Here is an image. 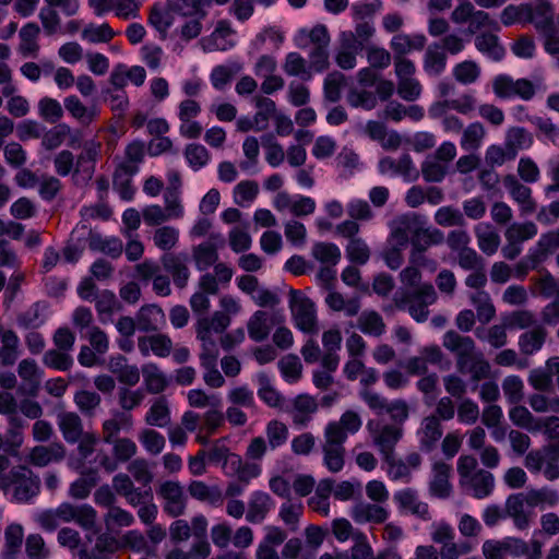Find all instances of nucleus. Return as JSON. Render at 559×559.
Here are the masks:
<instances>
[{"label":"nucleus","mask_w":559,"mask_h":559,"mask_svg":"<svg viewBox=\"0 0 559 559\" xmlns=\"http://www.w3.org/2000/svg\"><path fill=\"white\" fill-rule=\"evenodd\" d=\"M362 426L359 414L348 409L338 420L330 421L324 428L322 443L323 463L331 473H338L345 465V447L348 435L357 433Z\"/></svg>","instance_id":"obj_1"},{"label":"nucleus","mask_w":559,"mask_h":559,"mask_svg":"<svg viewBox=\"0 0 559 559\" xmlns=\"http://www.w3.org/2000/svg\"><path fill=\"white\" fill-rule=\"evenodd\" d=\"M97 513L88 504L75 506L62 502L57 508L39 512L35 521L46 532L56 531L61 523L75 522L84 530H93L96 525Z\"/></svg>","instance_id":"obj_2"},{"label":"nucleus","mask_w":559,"mask_h":559,"mask_svg":"<svg viewBox=\"0 0 559 559\" xmlns=\"http://www.w3.org/2000/svg\"><path fill=\"white\" fill-rule=\"evenodd\" d=\"M460 487L476 499L488 497L495 487L493 475L478 467L477 459L472 454H463L456 464Z\"/></svg>","instance_id":"obj_3"},{"label":"nucleus","mask_w":559,"mask_h":559,"mask_svg":"<svg viewBox=\"0 0 559 559\" xmlns=\"http://www.w3.org/2000/svg\"><path fill=\"white\" fill-rule=\"evenodd\" d=\"M438 294L431 283H423L417 288L395 296L393 301L397 309L407 308L409 316L417 322H425L429 317L428 307L436 304Z\"/></svg>","instance_id":"obj_4"},{"label":"nucleus","mask_w":559,"mask_h":559,"mask_svg":"<svg viewBox=\"0 0 559 559\" xmlns=\"http://www.w3.org/2000/svg\"><path fill=\"white\" fill-rule=\"evenodd\" d=\"M12 497L20 503H26L40 492V478L27 465H16L9 471Z\"/></svg>","instance_id":"obj_5"},{"label":"nucleus","mask_w":559,"mask_h":559,"mask_svg":"<svg viewBox=\"0 0 559 559\" xmlns=\"http://www.w3.org/2000/svg\"><path fill=\"white\" fill-rule=\"evenodd\" d=\"M289 308L295 326L304 333L317 334L319 331L314 302L298 290L289 292Z\"/></svg>","instance_id":"obj_6"},{"label":"nucleus","mask_w":559,"mask_h":559,"mask_svg":"<svg viewBox=\"0 0 559 559\" xmlns=\"http://www.w3.org/2000/svg\"><path fill=\"white\" fill-rule=\"evenodd\" d=\"M444 241V235L437 228L426 227V222L416 233L415 237L411 238L412 250L409 252V263L417 265H431L436 269V262L428 259L425 252L431 246L441 245Z\"/></svg>","instance_id":"obj_7"},{"label":"nucleus","mask_w":559,"mask_h":559,"mask_svg":"<svg viewBox=\"0 0 559 559\" xmlns=\"http://www.w3.org/2000/svg\"><path fill=\"white\" fill-rule=\"evenodd\" d=\"M492 91L498 98L508 99L519 97L528 102L536 95V88L527 79H516L506 74H499L492 80Z\"/></svg>","instance_id":"obj_8"},{"label":"nucleus","mask_w":559,"mask_h":559,"mask_svg":"<svg viewBox=\"0 0 559 559\" xmlns=\"http://www.w3.org/2000/svg\"><path fill=\"white\" fill-rule=\"evenodd\" d=\"M442 345L455 355V367L459 372L466 373L468 358L476 354V344L471 336L462 335L454 330L444 333Z\"/></svg>","instance_id":"obj_9"},{"label":"nucleus","mask_w":559,"mask_h":559,"mask_svg":"<svg viewBox=\"0 0 559 559\" xmlns=\"http://www.w3.org/2000/svg\"><path fill=\"white\" fill-rule=\"evenodd\" d=\"M157 496L163 500L164 512L171 518H179L187 510V497L179 481L165 480L156 488Z\"/></svg>","instance_id":"obj_10"},{"label":"nucleus","mask_w":559,"mask_h":559,"mask_svg":"<svg viewBox=\"0 0 559 559\" xmlns=\"http://www.w3.org/2000/svg\"><path fill=\"white\" fill-rule=\"evenodd\" d=\"M425 223V218L417 213H408L397 216L392 221L390 228V240L401 246L411 242L418 229Z\"/></svg>","instance_id":"obj_11"},{"label":"nucleus","mask_w":559,"mask_h":559,"mask_svg":"<svg viewBox=\"0 0 559 559\" xmlns=\"http://www.w3.org/2000/svg\"><path fill=\"white\" fill-rule=\"evenodd\" d=\"M283 321L284 316L280 311L257 310L247 323L249 337L254 342H263L269 337L273 325Z\"/></svg>","instance_id":"obj_12"},{"label":"nucleus","mask_w":559,"mask_h":559,"mask_svg":"<svg viewBox=\"0 0 559 559\" xmlns=\"http://www.w3.org/2000/svg\"><path fill=\"white\" fill-rule=\"evenodd\" d=\"M502 182L512 200L519 205L522 215H531L536 211L537 203L530 187L512 174L503 176Z\"/></svg>","instance_id":"obj_13"},{"label":"nucleus","mask_w":559,"mask_h":559,"mask_svg":"<svg viewBox=\"0 0 559 559\" xmlns=\"http://www.w3.org/2000/svg\"><path fill=\"white\" fill-rule=\"evenodd\" d=\"M67 449L61 442H51L47 445L33 447L27 455L26 462L34 467H46L53 463H59L66 459Z\"/></svg>","instance_id":"obj_14"},{"label":"nucleus","mask_w":559,"mask_h":559,"mask_svg":"<svg viewBox=\"0 0 559 559\" xmlns=\"http://www.w3.org/2000/svg\"><path fill=\"white\" fill-rule=\"evenodd\" d=\"M17 374L22 380L19 391L23 395L35 397L40 389L43 370L33 358H24L17 365Z\"/></svg>","instance_id":"obj_15"},{"label":"nucleus","mask_w":559,"mask_h":559,"mask_svg":"<svg viewBox=\"0 0 559 559\" xmlns=\"http://www.w3.org/2000/svg\"><path fill=\"white\" fill-rule=\"evenodd\" d=\"M164 270L171 276L179 289L187 287L190 280V269L187 254L166 253L160 258Z\"/></svg>","instance_id":"obj_16"},{"label":"nucleus","mask_w":559,"mask_h":559,"mask_svg":"<svg viewBox=\"0 0 559 559\" xmlns=\"http://www.w3.org/2000/svg\"><path fill=\"white\" fill-rule=\"evenodd\" d=\"M404 433L403 427L385 424L379 429L371 431L372 441L379 449L382 459L395 454L394 450Z\"/></svg>","instance_id":"obj_17"},{"label":"nucleus","mask_w":559,"mask_h":559,"mask_svg":"<svg viewBox=\"0 0 559 559\" xmlns=\"http://www.w3.org/2000/svg\"><path fill=\"white\" fill-rule=\"evenodd\" d=\"M451 465L439 460L432 463L431 466V480L429 483V492L431 496L445 499L452 492V485L450 483Z\"/></svg>","instance_id":"obj_18"},{"label":"nucleus","mask_w":559,"mask_h":559,"mask_svg":"<svg viewBox=\"0 0 559 559\" xmlns=\"http://www.w3.org/2000/svg\"><path fill=\"white\" fill-rule=\"evenodd\" d=\"M419 449L423 452H432L443 435V427L437 416H426L423 418L418 429Z\"/></svg>","instance_id":"obj_19"},{"label":"nucleus","mask_w":559,"mask_h":559,"mask_svg":"<svg viewBox=\"0 0 559 559\" xmlns=\"http://www.w3.org/2000/svg\"><path fill=\"white\" fill-rule=\"evenodd\" d=\"M524 493L511 495L508 497L504 506L506 515L511 518L518 530L524 531L530 527L534 512L526 510Z\"/></svg>","instance_id":"obj_20"},{"label":"nucleus","mask_w":559,"mask_h":559,"mask_svg":"<svg viewBox=\"0 0 559 559\" xmlns=\"http://www.w3.org/2000/svg\"><path fill=\"white\" fill-rule=\"evenodd\" d=\"M100 146V143L95 141L84 143L75 162L74 178L82 176L83 180H90L93 177Z\"/></svg>","instance_id":"obj_21"},{"label":"nucleus","mask_w":559,"mask_h":559,"mask_svg":"<svg viewBox=\"0 0 559 559\" xmlns=\"http://www.w3.org/2000/svg\"><path fill=\"white\" fill-rule=\"evenodd\" d=\"M352 518L356 523L382 524L386 521L389 512L379 503H369L360 501L352 509Z\"/></svg>","instance_id":"obj_22"},{"label":"nucleus","mask_w":559,"mask_h":559,"mask_svg":"<svg viewBox=\"0 0 559 559\" xmlns=\"http://www.w3.org/2000/svg\"><path fill=\"white\" fill-rule=\"evenodd\" d=\"M524 10L526 21L533 23L540 33L549 32L555 27L554 11L548 1L542 0L534 9L525 5Z\"/></svg>","instance_id":"obj_23"},{"label":"nucleus","mask_w":559,"mask_h":559,"mask_svg":"<svg viewBox=\"0 0 559 559\" xmlns=\"http://www.w3.org/2000/svg\"><path fill=\"white\" fill-rule=\"evenodd\" d=\"M426 37L423 34H395L390 41L393 57H405L414 50H423L426 46Z\"/></svg>","instance_id":"obj_24"},{"label":"nucleus","mask_w":559,"mask_h":559,"mask_svg":"<svg viewBox=\"0 0 559 559\" xmlns=\"http://www.w3.org/2000/svg\"><path fill=\"white\" fill-rule=\"evenodd\" d=\"M138 329L142 332H156L165 323V314L156 305H145L135 314Z\"/></svg>","instance_id":"obj_25"},{"label":"nucleus","mask_w":559,"mask_h":559,"mask_svg":"<svg viewBox=\"0 0 559 559\" xmlns=\"http://www.w3.org/2000/svg\"><path fill=\"white\" fill-rule=\"evenodd\" d=\"M548 332L543 324H537L519 336L518 345L520 352L531 356L540 350L546 342Z\"/></svg>","instance_id":"obj_26"},{"label":"nucleus","mask_w":559,"mask_h":559,"mask_svg":"<svg viewBox=\"0 0 559 559\" xmlns=\"http://www.w3.org/2000/svg\"><path fill=\"white\" fill-rule=\"evenodd\" d=\"M475 236L479 250L486 255L495 254L500 246L499 233L488 223H480L475 226Z\"/></svg>","instance_id":"obj_27"},{"label":"nucleus","mask_w":559,"mask_h":559,"mask_svg":"<svg viewBox=\"0 0 559 559\" xmlns=\"http://www.w3.org/2000/svg\"><path fill=\"white\" fill-rule=\"evenodd\" d=\"M317 411L318 403L316 399L307 394H300L293 401V423L297 426H307Z\"/></svg>","instance_id":"obj_28"},{"label":"nucleus","mask_w":559,"mask_h":559,"mask_svg":"<svg viewBox=\"0 0 559 559\" xmlns=\"http://www.w3.org/2000/svg\"><path fill=\"white\" fill-rule=\"evenodd\" d=\"M64 108L71 115V117L85 126H88L95 121L99 115V110L96 105L86 106L75 95H71L64 98Z\"/></svg>","instance_id":"obj_29"},{"label":"nucleus","mask_w":559,"mask_h":559,"mask_svg":"<svg viewBox=\"0 0 559 559\" xmlns=\"http://www.w3.org/2000/svg\"><path fill=\"white\" fill-rule=\"evenodd\" d=\"M58 427L63 439L68 443H75L81 439L83 431V421L81 417L73 412L61 413L58 415Z\"/></svg>","instance_id":"obj_30"},{"label":"nucleus","mask_w":559,"mask_h":559,"mask_svg":"<svg viewBox=\"0 0 559 559\" xmlns=\"http://www.w3.org/2000/svg\"><path fill=\"white\" fill-rule=\"evenodd\" d=\"M379 169L381 173L393 171L407 179H416L418 177V173L408 154H403L397 160L389 156L383 157L379 162Z\"/></svg>","instance_id":"obj_31"},{"label":"nucleus","mask_w":559,"mask_h":559,"mask_svg":"<svg viewBox=\"0 0 559 559\" xmlns=\"http://www.w3.org/2000/svg\"><path fill=\"white\" fill-rule=\"evenodd\" d=\"M39 34V26L33 22L27 23L20 29L19 51L23 57L36 58L38 56L39 44L37 39Z\"/></svg>","instance_id":"obj_32"},{"label":"nucleus","mask_w":559,"mask_h":559,"mask_svg":"<svg viewBox=\"0 0 559 559\" xmlns=\"http://www.w3.org/2000/svg\"><path fill=\"white\" fill-rule=\"evenodd\" d=\"M394 500L397 502L401 509L408 510L420 519H428L429 507L427 503L418 500L415 490L411 488L400 490L394 495Z\"/></svg>","instance_id":"obj_33"},{"label":"nucleus","mask_w":559,"mask_h":559,"mask_svg":"<svg viewBox=\"0 0 559 559\" xmlns=\"http://www.w3.org/2000/svg\"><path fill=\"white\" fill-rule=\"evenodd\" d=\"M273 506L272 498L262 491L254 492L248 503V512L246 519L250 523L262 522Z\"/></svg>","instance_id":"obj_34"},{"label":"nucleus","mask_w":559,"mask_h":559,"mask_svg":"<svg viewBox=\"0 0 559 559\" xmlns=\"http://www.w3.org/2000/svg\"><path fill=\"white\" fill-rule=\"evenodd\" d=\"M141 372L144 379V385L148 393L159 394L168 385L166 374L160 368L153 362H148L142 366Z\"/></svg>","instance_id":"obj_35"},{"label":"nucleus","mask_w":559,"mask_h":559,"mask_svg":"<svg viewBox=\"0 0 559 559\" xmlns=\"http://www.w3.org/2000/svg\"><path fill=\"white\" fill-rule=\"evenodd\" d=\"M448 62V56L445 51L442 50L441 46L438 43H433L428 46L424 56V70L429 75H440Z\"/></svg>","instance_id":"obj_36"},{"label":"nucleus","mask_w":559,"mask_h":559,"mask_svg":"<svg viewBox=\"0 0 559 559\" xmlns=\"http://www.w3.org/2000/svg\"><path fill=\"white\" fill-rule=\"evenodd\" d=\"M24 538V530L21 524H10L4 532V548L2 559H17Z\"/></svg>","instance_id":"obj_37"},{"label":"nucleus","mask_w":559,"mask_h":559,"mask_svg":"<svg viewBox=\"0 0 559 559\" xmlns=\"http://www.w3.org/2000/svg\"><path fill=\"white\" fill-rule=\"evenodd\" d=\"M145 146L141 141H133L124 150V159L117 168L123 170L127 175H134L139 170V165L143 162Z\"/></svg>","instance_id":"obj_38"},{"label":"nucleus","mask_w":559,"mask_h":559,"mask_svg":"<svg viewBox=\"0 0 559 559\" xmlns=\"http://www.w3.org/2000/svg\"><path fill=\"white\" fill-rule=\"evenodd\" d=\"M311 255L320 265L336 266L341 261L342 252L333 242L319 241L313 243Z\"/></svg>","instance_id":"obj_39"},{"label":"nucleus","mask_w":559,"mask_h":559,"mask_svg":"<svg viewBox=\"0 0 559 559\" xmlns=\"http://www.w3.org/2000/svg\"><path fill=\"white\" fill-rule=\"evenodd\" d=\"M357 326L364 334L374 337L381 336L386 329L383 318L374 310L362 311L357 319Z\"/></svg>","instance_id":"obj_40"},{"label":"nucleus","mask_w":559,"mask_h":559,"mask_svg":"<svg viewBox=\"0 0 559 559\" xmlns=\"http://www.w3.org/2000/svg\"><path fill=\"white\" fill-rule=\"evenodd\" d=\"M190 496L197 500L221 506L223 503V492L217 486H207L200 480H193L188 486Z\"/></svg>","instance_id":"obj_41"},{"label":"nucleus","mask_w":559,"mask_h":559,"mask_svg":"<svg viewBox=\"0 0 559 559\" xmlns=\"http://www.w3.org/2000/svg\"><path fill=\"white\" fill-rule=\"evenodd\" d=\"M192 259L199 271H205L213 266L218 260L217 247L215 243L205 241L192 248Z\"/></svg>","instance_id":"obj_42"},{"label":"nucleus","mask_w":559,"mask_h":559,"mask_svg":"<svg viewBox=\"0 0 559 559\" xmlns=\"http://www.w3.org/2000/svg\"><path fill=\"white\" fill-rule=\"evenodd\" d=\"M486 135L487 130L481 122H472L464 128L460 145L465 151H477L483 145Z\"/></svg>","instance_id":"obj_43"},{"label":"nucleus","mask_w":559,"mask_h":559,"mask_svg":"<svg viewBox=\"0 0 559 559\" xmlns=\"http://www.w3.org/2000/svg\"><path fill=\"white\" fill-rule=\"evenodd\" d=\"M532 138L524 128L512 127L506 133L503 147L514 159L519 151L530 146Z\"/></svg>","instance_id":"obj_44"},{"label":"nucleus","mask_w":559,"mask_h":559,"mask_svg":"<svg viewBox=\"0 0 559 559\" xmlns=\"http://www.w3.org/2000/svg\"><path fill=\"white\" fill-rule=\"evenodd\" d=\"M539 431H543L546 438L551 441L545 445V452L559 455V417L556 415L545 418L539 417Z\"/></svg>","instance_id":"obj_45"},{"label":"nucleus","mask_w":559,"mask_h":559,"mask_svg":"<svg viewBox=\"0 0 559 559\" xmlns=\"http://www.w3.org/2000/svg\"><path fill=\"white\" fill-rule=\"evenodd\" d=\"M325 302L333 311H344L348 317L357 316L360 310V299L358 297L346 300L341 293L334 289L329 290Z\"/></svg>","instance_id":"obj_46"},{"label":"nucleus","mask_w":559,"mask_h":559,"mask_svg":"<svg viewBox=\"0 0 559 559\" xmlns=\"http://www.w3.org/2000/svg\"><path fill=\"white\" fill-rule=\"evenodd\" d=\"M170 421V408L165 396L154 401L145 415V423L152 427H165Z\"/></svg>","instance_id":"obj_47"},{"label":"nucleus","mask_w":559,"mask_h":559,"mask_svg":"<svg viewBox=\"0 0 559 559\" xmlns=\"http://www.w3.org/2000/svg\"><path fill=\"white\" fill-rule=\"evenodd\" d=\"M131 425V417L124 413H118L115 417L106 419L102 425L103 441L110 444L119 439L118 435L122 428H129Z\"/></svg>","instance_id":"obj_48"},{"label":"nucleus","mask_w":559,"mask_h":559,"mask_svg":"<svg viewBox=\"0 0 559 559\" xmlns=\"http://www.w3.org/2000/svg\"><path fill=\"white\" fill-rule=\"evenodd\" d=\"M526 506L530 508H537L543 506L555 507L559 502V495L556 490L542 487L533 488L524 493Z\"/></svg>","instance_id":"obj_49"},{"label":"nucleus","mask_w":559,"mask_h":559,"mask_svg":"<svg viewBox=\"0 0 559 559\" xmlns=\"http://www.w3.org/2000/svg\"><path fill=\"white\" fill-rule=\"evenodd\" d=\"M469 300L476 309V314L479 322L486 324L496 317V308L489 294L485 290H479L475 294H472Z\"/></svg>","instance_id":"obj_50"},{"label":"nucleus","mask_w":559,"mask_h":559,"mask_svg":"<svg viewBox=\"0 0 559 559\" xmlns=\"http://www.w3.org/2000/svg\"><path fill=\"white\" fill-rule=\"evenodd\" d=\"M252 100L258 108L254 115L257 130L262 131L267 128L270 118L275 116L276 104L273 99L263 95H255Z\"/></svg>","instance_id":"obj_51"},{"label":"nucleus","mask_w":559,"mask_h":559,"mask_svg":"<svg viewBox=\"0 0 559 559\" xmlns=\"http://www.w3.org/2000/svg\"><path fill=\"white\" fill-rule=\"evenodd\" d=\"M514 405L509 411V417L513 425L530 432H538L539 417L534 416L525 406Z\"/></svg>","instance_id":"obj_52"},{"label":"nucleus","mask_w":559,"mask_h":559,"mask_svg":"<svg viewBox=\"0 0 559 559\" xmlns=\"http://www.w3.org/2000/svg\"><path fill=\"white\" fill-rule=\"evenodd\" d=\"M476 48L495 61H500L504 56V48L500 45L499 38L491 33H483L475 38Z\"/></svg>","instance_id":"obj_53"},{"label":"nucleus","mask_w":559,"mask_h":559,"mask_svg":"<svg viewBox=\"0 0 559 559\" xmlns=\"http://www.w3.org/2000/svg\"><path fill=\"white\" fill-rule=\"evenodd\" d=\"M229 472L237 476L242 485H248L261 474V466L253 462H243L239 455L231 457Z\"/></svg>","instance_id":"obj_54"},{"label":"nucleus","mask_w":559,"mask_h":559,"mask_svg":"<svg viewBox=\"0 0 559 559\" xmlns=\"http://www.w3.org/2000/svg\"><path fill=\"white\" fill-rule=\"evenodd\" d=\"M95 308L100 322L105 323L106 317L121 310L122 306L111 290L105 289L95 296Z\"/></svg>","instance_id":"obj_55"},{"label":"nucleus","mask_w":559,"mask_h":559,"mask_svg":"<svg viewBox=\"0 0 559 559\" xmlns=\"http://www.w3.org/2000/svg\"><path fill=\"white\" fill-rule=\"evenodd\" d=\"M346 102L353 108H361L365 110H372L378 104L377 96L373 92L359 90L357 87L349 88L346 95Z\"/></svg>","instance_id":"obj_56"},{"label":"nucleus","mask_w":559,"mask_h":559,"mask_svg":"<svg viewBox=\"0 0 559 559\" xmlns=\"http://www.w3.org/2000/svg\"><path fill=\"white\" fill-rule=\"evenodd\" d=\"M504 323L510 330H527L538 324L535 313L527 309L510 312L504 317Z\"/></svg>","instance_id":"obj_57"},{"label":"nucleus","mask_w":559,"mask_h":559,"mask_svg":"<svg viewBox=\"0 0 559 559\" xmlns=\"http://www.w3.org/2000/svg\"><path fill=\"white\" fill-rule=\"evenodd\" d=\"M453 78L463 85L475 83L480 76V67L473 60H464L453 68Z\"/></svg>","instance_id":"obj_58"},{"label":"nucleus","mask_w":559,"mask_h":559,"mask_svg":"<svg viewBox=\"0 0 559 559\" xmlns=\"http://www.w3.org/2000/svg\"><path fill=\"white\" fill-rule=\"evenodd\" d=\"M127 471L130 473L133 480L144 487L150 486L154 479V474L151 471V464L144 457H138L131 461L127 466Z\"/></svg>","instance_id":"obj_59"},{"label":"nucleus","mask_w":559,"mask_h":559,"mask_svg":"<svg viewBox=\"0 0 559 559\" xmlns=\"http://www.w3.org/2000/svg\"><path fill=\"white\" fill-rule=\"evenodd\" d=\"M179 240V231L173 226L157 227L153 234V242L156 248L163 251L174 249Z\"/></svg>","instance_id":"obj_60"},{"label":"nucleus","mask_w":559,"mask_h":559,"mask_svg":"<svg viewBox=\"0 0 559 559\" xmlns=\"http://www.w3.org/2000/svg\"><path fill=\"white\" fill-rule=\"evenodd\" d=\"M283 70L289 76H300L304 80L311 79V72L306 59L298 52H289L283 63Z\"/></svg>","instance_id":"obj_61"},{"label":"nucleus","mask_w":559,"mask_h":559,"mask_svg":"<svg viewBox=\"0 0 559 559\" xmlns=\"http://www.w3.org/2000/svg\"><path fill=\"white\" fill-rule=\"evenodd\" d=\"M242 70L240 63H231L229 66H217L211 72V82L216 90H224L228 85L234 75Z\"/></svg>","instance_id":"obj_62"},{"label":"nucleus","mask_w":559,"mask_h":559,"mask_svg":"<svg viewBox=\"0 0 559 559\" xmlns=\"http://www.w3.org/2000/svg\"><path fill=\"white\" fill-rule=\"evenodd\" d=\"M345 252L352 263L359 265L366 264L371 255L369 246L361 237L349 240L345 247Z\"/></svg>","instance_id":"obj_63"},{"label":"nucleus","mask_w":559,"mask_h":559,"mask_svg":"<svg viewBox=\"0 0 559 559\" xmlns=\"http://www.w3.org/2000/svg\"><path fill=\"white\" fill-rule=\"evenodd\" d=\"M139 440L146 452L151 455H158L166 445L165 437L152 428L141 430L139 433Z\"/></svg>","instance_id":"obj_64"}]
</instances>
